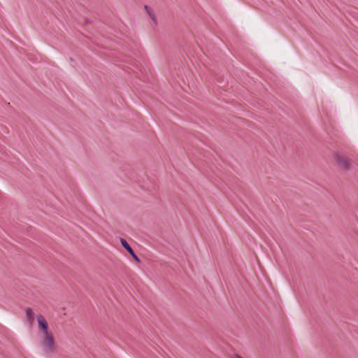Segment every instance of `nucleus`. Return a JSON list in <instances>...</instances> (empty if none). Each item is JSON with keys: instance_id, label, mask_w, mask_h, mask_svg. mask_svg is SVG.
Wrapping results in <instances>:
<instances>
[{"instance_id": "423d86ee", "label": "nucleus", "mask_w": 358, "mask_h": 358, "mask_svg": "<svg viewBox=\"0 0 358 358\" xmlns=\"http://www.w3.org/2000/svg\"><path fill=\"white\" fill-rule=\"evenodd\" d=\"M144 8L146 10L147 13H148V15H150V17H151V19L154 22H157L156 16L155 14L152 13V11L151 10L150 8L147 5H145Z\"/></svg>"}, {"instance_id": "0eeeda50", "label": "nucleus", "mask_w": 358, "mask_h": 358, "mask_svg": "<svg viewBox=\"0 0 358 358\" xmlns=\"http://www.w3.org/2000/svg\"><path fill=\"white\" fill-rule=\"evenodd\" d=\"M234 358H243V357L238 354H235L234 356Z\"/></svg>"}, {"instance_id": "f03ea898", "label": "nucleus", "mask_w": 358, "mask_h": 358, "mask_svg": "<svg viewBox=\"0 0 358 358\" xmlns=\"http://www.w3.org/2000/svg\"><path fill=\"white\" fill-rule=\"evenodd\" d=\"M41 345L45 353H52L56 350L57 345L55 343L53 334L51 332L43 334Z\"/></svg>"}, {"instance_id": "20e7f679", "label": "nucleus", "mask_w": 358, "mask_h": 358, "mask_svg": "<svg viewBox=\"0 0 358 358\" xmlns=\"http://www.w3.org/2000/svg\"><path fill=\"white\" fill-rule=\"evenodd\" d=\"M37 321L38 323L39 329L42 331L43 334L48 331V324L44 317L41 315L37 316Z\"/></svg>"}, {"instance_id": "f257e3e1", "label": "nucleus", "mask_w": 358, "mask_h": 358, "mask_svg": "<svg viewBox=\"0 0 358 358\" xmlns=\"http://www.w3.org/2000/svg\"><path fill=\"white\" fill-rule=\"evenodd\" d=\"M333 158L337 166L342 171H348L352 166V160L341 151H336L333 155Z\"/></svg>"}, {"instance_id": "7ed1b4c3", "label": "nucleus", "mask_w": 358, "mask_h": 358, "mask_svg": "<svg viewBox=\"0 0 358 358\" xmlns=\"http://www.w3.org/2000/svg\"><path fill=\"white\" fill-rule=\"evenodd\" d=\"M120 243L122 246L129 253V255L132 257V258L137 262L141 263V259L139 257L136 255L132 248L130 246V245L127 243V241L123 238H120Z\"/></svg>"}, {"instance_id": "39448f33", "label": "nucleus", "mask_w": 358, "mask_h": 358, "mask_svg": "<svg viewBox=\"0 0 358 358\" xmlns=\"http://www.w3.org/2000/svg\"><path fill=\"white\" fill-rule=\"evenodd\" d=\"M26 317L27 321L31 324L34 321V314L31 308H27L26 309Z\"/></svg>"}]
</instances>
